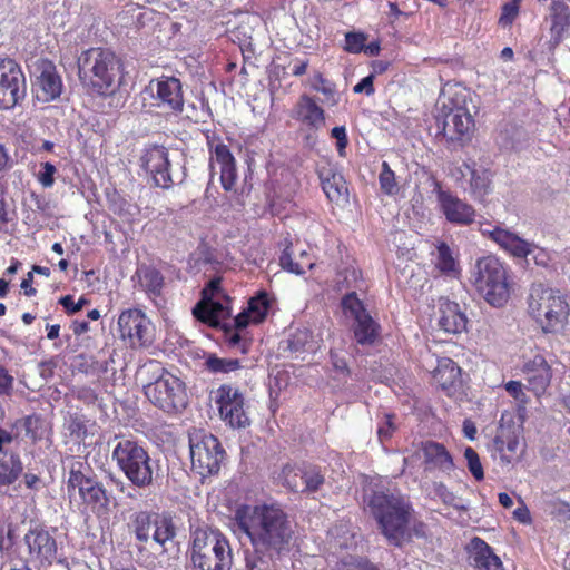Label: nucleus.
I'll return each mask as SVG.
<instances>
[{"instance_id": "f257e3e1", "label": "nucleus", "mask_w": 570, "mask_h": 570, "mask_svg": "<svg viewBox=\"0 0 570 570\" xmlns=\"http://www.w3.org/2000/svg\"><path fill=\"white\" fill-rule=\"evenodd\" d=\"M230 521L234 531L245 534L254 549L271 557L289 552L294 531L287 512L279 503L237 504Z\"/></svg>"}, {"instance_id": "f03ea898", "label": "nucleus", "mask_w": 570, "mask_h": 570, "mask_svg": "<svg viewBox=\"0 0 570 570\" xmlns=\"http://www.w3.org/2000/svg\"><path fill=\"white\" fill-rule=\"evenodd\" d=\"M124 75L122 59L109 48L91 47L83 50L78 58L79 81L91 96H115L122 83Z\"/></svg>"}, {"instance_id": "7ed1b4c3", "label": "nucleus", "mask_w": 570, "mask_h": 570, "mask_svg": "<svg viewBox=\"0 0 570 570\" xmlns=\"http://www.w3.org/2000/svg\"><path fill=\"white\" fill-rule=\"evenodd\" d=\"M367 509L387 542L402 547L414 515L412 503L400 493L376 490L368 497Z\"/></svg>"}, {"instance_id": "20e7f679", "label": "nucleus", "mask_w": 570, "mask_h": 570, "mask_svg": "<svg viewBox=\"0 0 570 570\" xmlns=\"http://www.w3.org/2000/svg\"><path fill=\"white\" fill-rule=\"evenodd\" d=\"M230 314L232 298L224 292V287H203L200 299L193 308L194 317L210 327H222L228 347L246 354L248 343L235 327L229 324L222 325V321L229 318Z\"/></svg>"}, {"instance_id": "39448f33", "label": "nucleus", "mask_w": 570, "mask_h": 570, "mask_svg": "<svg viewBox=\"0 0 570 570\" xmlns=\"http://www.w3.org/2000/svg\"><path fill=\"white\" fill-rule=\"evenodd\" d=\"M529 315L546 334L562 332L568 324L570 306L557 287H532L528 297Z\"/></svg>"}, {"instance_id": "423d86ee", "label": "nucleus", "mask_w": 570, "mask_h": 570, "mask_svg": "<svg viewBox=\"0 0 570 570\" xmlns=\"http://www.w3.org/2000/svg\"><path fill=\"white\" fill-rule=\"evenodd\" d=\"M191 562L198 570H230L233 551L218 530L197 528L193 532Z\"/></svg>"}, {"instance_id": "0eeeda50", "label": "nucleus", "mask_w": 570, "mask_h": 570, "mask_svg": "<svg viewBox=\"0 0 570 570\" xmlns=\"http://www.w3.org/2000/svg\"><path fill=\"white\" fill-rule=\"evenodd\" d=\"M118 469L138 489L149 488L154 482L153 460L142 444L131 439L120 440L111 453Z\"/></svg>"}, {"instance_id": "6e6552de", "label": "nucleus", "mask_w": 570, "mask_h": 570, "mask_svg": "<svg viewBox=\"0 0 570 570\" xmlns=\"http://www.w3.org/2000/svg\"><path fill=\"white\" fill-rule=\"evenodd\" d=\"M67 492L70 499L78 495L79 505L97 517L110 511V494L96 475L86 474L82 464L72 465L68 473Z\"/></svg>"}, {"instance_id": "1a4fd4ad", "label": "nucleus", "mask_w": 570, "mask_h": 570, "mask_svg": "<svg viewBox=\"0 0 570 570\" xmlns=\"http://www.w3.org/2000/svg\"><path fill=\"white\" fill-rule=\"evenodd\" d=\"M130 528L137 541L146 543L153 539L164 547L176 537V525L168 511L142 510L131 517Z\"/></svg>"}, {"instance_id": "9d476101", "label": "nucleus", "mask_w": 570, "mask_h": 570, "mask_svg": "<svg viewBox=\"0 0 570 570\" xmlns=\"http://www.w3.org/2000/svg\"><path fill=\"white\" fill-rule=\"evenodd\" d=\"M191 469L202 476L216 474L225 458V450L219 440L205 431L189 436Z\"/></svg>"}, {"instance_id": "9b49d317", "label": "nucleus", "mask_w": 570, "mask_h": 570, "mask_svg": "<svg viewBox=\"0 0 570 570\" xmlns=\"http://www.w3.org/2000/svg\"><path fill=\"white\" fill-rule=\"evenodd\" d=\"M146 397L166 413H176L187 405L185 383L170 373L161 374L145 386Z\"/></svg>"}, {"instance_id": "f8f14e48", "label": "nucleus", "mask_w": 570, "mask_h": 570, "mask_svg": "<svg viewBox=\"0 0 570 570\" xmlns=\"http://www.w3.org/2000/svg\"><path fill=\"white\" fill-rule=\"evenodd\" d=\"M278 479L287 490L302 494L315 493L325 484L322 468L307 461L284 464Z\"/></svg>"}, {"instance_id": "ddd939ff", "label": "nucleus", "mask_w": 570, "mask_h": 570, "mask_svg": "<svg viewBox=\"0 0 570 570\" xmlns=\"http://www.w3.org/2000/svg\"><path fill=\"white\" fill-rule=\"evenodd\" d=\"M117 331L119 338L132 350L147 347L153 343L151 322L139 308L124 309L118 316Z\"/></svg>"}, {"instance_id": "4468645a", "label": "nucleus", "mask_w": 570, "mask_h": 570, "mask_svg": "<svg viewBox=\"0 0 570 570\" xmlns=\"http://www.w3.org/2000/svg\"><path fill=\"white\" fill-rule=\"evenodd\" d=\"M27 82L21 66L10 57H0V109H11L26 97Z\"/></svg>"}, {"instance_id": "2eb2a0df", "label": "nucleus", "mask_w": 570, "mask_h": 570, "mask_svg": "<svg viewBox=\"0 0 570 570\" xmlns=\"http://www.w3.org/2000/svg\"><path fill=\"white\" fill-rule=\"evenodd\" d=\"M214 401L222 421L233 428L240 429L249 425L250 420L245 410V396L238 387L222 384L214 392Z\"/></svg>"}, {"instance_id": "dca6fc26", "label": "nucleus", "mask_w": 570, "mask_h": 570, "mask_svg": "<svg viewBox=\"0 0 570 570\" xmlns=\"http://www.w3.org/2000/svg\"><path fill=\"white\" fill-rule=\"evenodd\" d=\"M151 105L166 115H179L184 111L185 98L181 81L174 76H160L148 85Z\"/></svg>"}, {"instance_id": "f3484780", "label": "nucleus", "mask_w": 570, "mask_h": 570, "mask_svg": "<svg viewBox=\"0 0 570 570\" xmlns=\"http://www.w3.org/2000/svg\"><path fill=\"white\" fill-rule=\"evenodd\" d=\"M206 145L210 155V161H216L220 169V184L224 190L234 189L237 181L236 159L229 147L225 145L215 131L206 130L204 132Z\"/></svg>"}, {"instance_id": "a211bd4d", "label": "nucleus", "mask_w": 570, "mask_h": 570, "mask_svg": "<svg viewBox=\"0 0 570 570\" xmlns=\"http://www.w3.org/2000/svg\"><path fill=\"white\" fill-rule=\"evenodd\" d=\"M29 560L38 567L51 566L57 557L56 539L43 528L35 527L24 534Z\"/></svg>"}, {"instance_id": "6ab92c4d", "label": "nucleus", "mask_w": 570, "mask_h": 570, "mask_svg": "<svg viewBox=\"0 0 570 570\" xmlns=\"http://www.w3.org/2000/svg\"><path fill=\"white\" fill-rule=\"evenodd\" d=\"M140 166L147 175L151 176L157 187L169 188L171 186L170 163L168 151L164 146L154 145L146 148L140 157Z\"/></svg>"}, {"instance_id": "aec40b11", "label": "nucleus", "mask_w": 570, "mask_h": 570, "mask_svg": "<svg viewBox=\"0 0 570 570\" xmlns=\"http://www.w3.org/2000/svg\"><path fill=\"white\" fill-rule=\"evenodd\" d=\"M462 178H468L470 196L480 203H485L487 198L493 191L494 173L490 168L476 166L475 161H464L458 168Z\"/></svg>"}, {"instance_id": "412c9836", "label": "nucleus", "mask_w": 570, "mask_h": 570, "mask_svg": "<svg viewBox=\"0 0 570 570\" xmlns=\"http://www.w3.org/2000/svg\"><path fill=\"white\" fill-rule=\"evenodd\" d=\"M436 197L440 210L451 224L469 226L474 222L476 213L472 205L442 189H439Z\"/></svg>"}, {"instance_id": "4be33fe9", "label": "nucleus", "mask_w": 570, "mask_h": 570, "mask_svg": "<svg viewBox=\"0 0 570 570\" xmlns=\"http://www.w3.org/2000/svg\"><path fill=\"white\" fill-rule=\"evenodd\" d=\"M441 132L450 141H468L471 139L475 121L470 111L439 114Z\"/></svg>"}, {"instance_id": "5701e85b", "label": "nucleus", "mask_w": 570, "mask_h": 570, "mask_svg": "<svg viewBox=\"0 0 570 570\" xmlns=\"http://www.w3.org/2000/svg\"><path fill=\"white\" fill-rule=\"evenodd\" d=\"M291 117L308 131H318L325 126V110L314 97L306 94L299 96L294 105Z\"/></svg>"}, {"instance_id": "b1692460", "label": "nucleus", "mask_w": 570, "mask_h": 570, "mask_svg": "<svg viewBox=\"0 0 570 570\" xmlns=\"http://www.w3.org/2000/svg\"><path fill=\"white\" fill-rule=\"evenodd\" d=\"M522 373L529 391L537 396L546 393L552 380V368L543 355L537 354L524 362Z\"/></svg>"}, {"instance_id": "393cba45", "label": "nucleus", "mask_w": 570, "mask_h": 570, "mask_svg": "<svg viewBox=\"0 0 570 570\" xmlns=\"http://www.w3.org/2000/svg\"><path fill=\"white\" fill-rule=\"evenodd\" d=\"M482 236L514 258H527L532 253V244L508 228L494 226L492 230H482Z\"/></svg>"}, {"instance_id": "a878e982", "label": "nucleus", "mask_w": 570, "mask_h": 570, "mask_svg": "<svg viewBox=\"0 0 570 570\" xmlns=\"http://www.w3.org/2000/svg\"><path fill=\"white\" fill-rule=\"evenodd\" d=\"M544 20L549 23L550 43L553 47L570 36V7L564 0H552Z\"/></svg>"}, {"instance_id": "bb28decb", "label": "nucleus", "mask_w": 570, "mask_h": 570, "mask_svg": "<svg viewBox=\"0 0 570 570\" xmlns=\"http://www.w3.org/2000/svg\"><path fill=\"white\" fill-rule=\"evenodd\" d=\"M298 242L291 233L286 232L279 242L282 254L279 255V264L285 271L303 275L314 266V257L306 250H301L298 257H294L293 246Z\"/></svg>"}, {"instance_id": "cd10ccee", "label": "nucleus", "mask_w": 570, "mask_h": 570, "mask_svg": "<svg viewBox=\"0 0 570 570\" xmlns=\"http://www.w3.org/2000/svg\"><path fill=\"white\" fill-rule=\"evenodd\" d=\"M468 562L475 570H504L501 559L483 539L474 537L465 546Z\"/></svg>"}, {"instance_id": "c85d7f7f", "label": "nucleus", "mask_w": 570, "mask_h": 570, "mask_svg": "<svg viewBox=\"0 0 570 570\" xmlns=\"http://www.w3.org/2000/svg\"><path fill=\"white\" fill-rule=\"evenodd\" d=\"M36 86L38 87L39 99L49 102L60 97L62 92V79L55 63L48 59L41 60L38 66Z\"/></svg>"}, {"instance_id": "c756f323", "label": "nucleus", "mask_w": 570, "mask_h": 570, "mask_svg": "<svg viewBox=\"0 0 570 570\" xmlns=\"http://www.w3.org/2000/svg\"><path fill=\"white\" fill-rule=\"evenodd\" d=\"M461 367L450 357H440L432 372L435 384L450 397L462 387Z\"/></svg>"}, {"instance_id": "7c9ffc66", "label": "nucleus", "mask_w": 570, "mask_h": 570, "mask_svg": "<svg viewBox=\"0 0 570 570\" xmlns=\"http://www.w3.org/2000/svg\"><path fill=\"white\" fill-rule=\"evenodd\" d=\"M507 279V268L497 256L488 255L476 261V285H509Z\"/></svg>"}, {"instance_id": "2f4dec72", "label": "nucleus", "mask_w": 570, "mask_h": 570, "mask_svg": "<svg viewBox=\"0 0 570 570\" xmlns=\"http://www.w3.org/2000/svg\"><path fill=\"white\" fill-rule=\"evenodd\" d=\"M425 471H439L449 474L454 470V461L448 449L439 442L425 441L421 446Z\"/></svg>"}, {"instance_id": "473e14b6", "label": "nucleus", "mask_w": 570, "mask_h": 570, "mask_svg": "<svg viewBox=\"0 0 570 570\" xmlns=\"http://www.w3.org/2000/svg\"><path fill=\"white\" fill-rule=\"evenodd\" d=\"M470 90L460 82H446L439 98V114L469 111Z\"/></svg>"}, {"instance_id": "72a5a7b5", "label": "nucleus", "mask_w": 570, "mask_h": 570, "mask_svg": "<svg viewBox=\"0 0 570 570\" xmlns=\"http://www.w3.org/2000/svg\"><path fill=\"white\" fill-rule=\"evenodd\" d=\"M493 451L501 463L508 465L521 458L523 446L514 431L501 429L493 439Z\"/></svg>"}, {"instance_id": "f704fd0d", "label": "nucleus", "mask_w": 570, "mask_h": 570, "mask_svg": "<svg viewBox=\"0 0 570 570\" xmlns=\"http://www.w3.org/2000/svg\"><path fill=\"white\" fill-rule=\"evenodd\" d=\"M321 186L327 199L335 204L347 202L348 188L343 175L332 167L318 171Z\"/></svg>"}, {"instance_id": "c9c22d12", "label": "nucleus", "mask_w": 570, "mask_h": 570, "mask_svg": "<svg viewBox=\"0 0 570 570\" xmlns=\"http://www.w3.org/2000/svg\"><path fill=\"white\" fill-rule=\"evenodd\" d=\"M434 269L445 279L460 281L461 278L462 269L459 258L445 242H439L436 245Z\"/></svg>"}, {"instance_id": "e433bc0d", "label": "nucleus", "mask_w": 570, "mask_h": 570, "mask_svg": "<svg viewBox=\"0 0 570 570\" xmlns=\"http://www.w3.org/2000/svg\"><path fill=\"white\" fill-rule=\"evenodd\" d=\"M439 326L449 334H460L466 330L468 318L458 303L444 301L440 303Z\"/></svg>"}, {"instance_id": "4c0bfd02", "label": "nucleus", "mask_w": 570, "mask_h": 570, "mask_svg": "<svg viewBox=\"0 0 570 570\" xmlns=\"http://www.w3.org/2000/svg\"><path fill=\"white\" fill-rule=\"evenodd\" d=\"M380 324L370 314L354 321V338L362 346L373 345L380 336Z\"/></svg>"}, {"instance_id": "58836bf2", "label": "nucleus", "mask_w": 570, "mask_h": 570, "mask_svg": "<svg viewBox=\"0 0 570 570\" xmlns=\"http://www.w3.org/2000/svg\"><path fill=\"white\" fill-rule=\"evenodd\" d=\"M23 470L22 461L17 453L0 454V487L13 484Z\"/></svg>"}, {"instance_id": "ea45409f", "label": "nucleus", "mask_w": 570, "mask_h": 570, "mask_svg": "<svg viewBox=\"0 0 570 570\" xmlns=\"http://www.w3.org/2000/svg\"><path fill=\"white\" fill-rule=\"evenodd\" d=\"M274 301L275 297L266 291H259L248 301L247 309L252 314L253 324H259L266 318Z\"/></svg>"}, {"instance_id": "a19ab883", "label": "nucleus", "mask_w": 570, "mask_h": 570, "mask_svg": "<svg viewBox=\"0 0 570 570\" xmlns=\"http://www.w3.org/2000/svg\"><path fill=\"white\" fill-rule=\"evenodd\" d=\"M88 423L89 419L80 412L69 413L65 419V429L69 438L81 443L88 436Z\"/></svg>"}, {"instance_id": "79ce46f5", "label": "nucleus", "mask_w": 570, "mask_h": 570, "mask_svg": "<svg viewBox=\"0 0 570 570\" xmlns=\"http://www.w3.org/2000/svg\"><path fill=\"white\" fill-rule=\"evenodd\" d=\"M23 428L26 431V436L30 439L33 444L46 439L48 434L46 421L37 414L27 415L23 417Z\"/></svg>"}, {"instance_id": "37998d69", "label": "nucleus", "mask_w": 570, "mask_h": 570, "mask_svg": "<svg viewBox=\"0 0 570 570\" xmlns=\"http://www.w3.org/2000/svg\"><path fill=\"white\" fill-rule=\"evenodd\" d=\"M205 366L210 373L227 374L239 370L242 364L237 358H223L215 354H210L205 361Z\"/></svg>"}, {"instance_id": "c03bdc74", "label": "nucleus", "mask_w": 570, "mask_h": 570, "mask_svg": "<svg viewBox=\"0 0 570 570\" xmlns=\"http://www.w3.org/2000/svg\"><path fill=\"white\" fill-rule=\"evenodd\" d=\"M341 306L344 315L352 317L354 321L368 315L365 305L355 292L346 294L342 301Z\"/></svg>"}, {"instance_id": "a18cd8bd", "label": "nucleus", "mask_w": 570, "mask_h": 570, "mask_svg": "<svg viewBox=\"0 0 570 570\" xmlns=\"http://www.w3.org/2000/svg\"><path fill=\"white\" fill-rule=\"evenodd\" d=\"M522 0H510L504 2L500 9L498 26L502 29L511 28L521 12Z\"/></svg>"}, {"instance_id": "49530a36", "label": "nucleus", "mask_w": 570, "mask_h": 570, "mask_svg": "<svg viewBox=\"0 0 570 570\" xmlns=\"http://www.w3.org/2000/svg\"><path fill=\"white\" fill-rule=\"evenodd\" d=\"M72 368L85 374H94L97 372H107V364L99 363L91 355L80 353L73 357Z\"/></svg>"}, {"instance_id": "de8ad7c7", "label": "nucleus", "mask_w": 570, "mask_h": 570, "mask_svg": "<svg viewBox=\"0 0 570 570\" xmlns=\"http://www.w3.org/2000/svg\"><path fill=\"white\" fill-rule=\"evenodd\" d=\"M481 295L493 307H502L510 298V287H478Z\"/></svg>"}, {"instance_id": "09e8293b", "label": "nucleus", "mask_w": 570, "mask_h": 570, "mask_svg": "<svg viewBox=\"0 0 570 570\" xmlns=\"http://www.w3.org/2000/svg\"><path fill=\"white\" fill-rule=\"evenodd\" d=\"M379 183L382 191L386 195H394L399 191L395 173L391 169L387 161L382 163V170L379 175Z\"/></svg>"}, {"instance_id": "8fccbe9b", "label": "nucleus", "mask_w": 570, "mask_h": 570, "mask_svg": "<svg viewBox=\"0 0 570 570\" xmlns=\"http://www.w3.org/2000/svg\"><path fill=\"white\" fill-rule=\"evenodd\" d=\"M464 459L466 461L468 470L472 474L474 480L478 482L483 481L484 469L478 452L473 448L466 446L464 450Z\"/></svg>"}, {"instance_id": "3c124183", "label": "nucleus", "mask_w": 570, "mask_h": 570, "mask_svg": "<svg viewBox=\"0 0 570 570\" xmlns=\"http://www.w3.org/2000/svg\"><path fill=\"white\" fill-rule=\"evenodd\" d=\"M140 285H163L164 277L161 273L154 266L141 265L136 272Z\"/></svg>"}, {"instance_id": "603ef678", "label": "nucleus", "mask_w": 570, "mask_h": 570, "mask_svg": "<svg viewBox=\"0 0 570 570\" xmlns=\"http://www.w3.org/2000/svg\"><path fill=\"white\" fill-rule=\"evenodd\" d=\"M366 35L363 32H347L345 35L344 50L351 53H360L365 48Z\"/></svg>"}, {"instance_id": "864d4df0", "label": "nucleus", "mask_w": 570, "mask_h": 570, "mask_svg": "<svg viewBox=\"0 0 570 570\" xmlns=\"http://www.w3.org/2000/svg\"><path fill=\"white\" fill-rule=\"evenodd\" d=\"M41 169L37 174V180L45 187L50 188L55 184L57 168L53 164L46 161L40 164Z\"/></svg>"}, {"instance_id": "5fc2aeb1", "label": "nucleus", "mask_w": 570, "mask_h": 570, "mask_svg": "<svg viewBox=\"0 0 570 570\" xmlns=\"http://www.w3.org/2000/svg\"><path fill=\"white\" fill-rule=\"evenodd\" d=\"M72 395L85 405L90 406L98 401V393L90 386H78L72 390Z\"/></svg>"}, {"instance_id": "6e6d98bb", "label": "nucleus", "mask_w": 570, "mask_h": 570, "mask_svg": "<svg viewBox=\"0 0 570 570\" xmlns=\"http://www.w3.org/2000/svg\"><path fill=\"white\" fill-rule=\"evenodd\" d=\"M331 137L336 139V149L340 156L345 155V149L348 145V138L345 126H337L331 130Z\"/></svg>"}, {"instance_id": "4d7b16f0", "label": "nucleus", "mask_w": 570, "mask_h": 570, "mask_svg": "<svg viewBox=\"0 0 570 570\" xmlns=\"http://www.w3.org/2000/svg\"><path fill=\"white\" fill-rule=\"evenodd\" d=\"M308 340L307 331H297L294 333L288 340V348L291 352H302L304 351L305 344Z\"/></svg>"}, {"instance_id": "13d9d810", "label": "nucleus", "mask_w": 570, "mask_h": 570, "mask_svg": "<svg viewBox=\"0 0 570 570\" xmlns=\"http://www.w3.org/2000/svg\"><path fill=\"white\" fill-rule=\"evenodd\" d=\"M394 414L389 413L384 415V422L377 429V435L381 440H386L392 436L393 432L396 429L394 425Z\"/></svg>"}, {"instance_id": "bf43d9fd", "label": "nucleus", "mask_w": 570, "mask_h": 570, "mask_svg": "<svg viewBox=\"0 0 570 570\" xmlns=\"http://www.w3.org/2000/svg\"><path fill=\"white\" fill-rule=\"evenodd\" d=\"M507 392L518 402L527 403V395L520 381H509L504 385Z\"/></svg>"}, {"instance_id": "052dcab7", "label": "nucleus", "mask_w": 570, "mask_h": 570, "mask_svg": "<svg viewBox=\"0 0 570 570\" xmlns=\"http://www.w3.org/2000/svg\"><path fill=\"white\" fill-rule=\"evenodd\" d=\"M316 85H314V89L322 92L326 97H333L335 94V86L327 79L323 77L321 72H317L314 76Z\"/></svg>"}, {"instance_id": "680f3d73", "label": "nucleus", "mask_w": 570, "mask_h": 570, "mask_svg": "<svg viewBox=\"0 0 570 570\" xmlns=\"http://www.w3.org/2000/svg\"><path fill=\"white\" fill-rule=\"evenodd\" d=\"M343 275V284L344 285H353L363 281L362 272L354 265H350L345 267L342 272Z\"/></svg>"}, {"instance_id": "e2e57ef3", "label": "nucleus", "mask_w": 570, "mask_h": 570, "mask_svg": "<svg viewBox=\"0 0 570 570\" xmlns=\"http://www.w3.org/2000/svg\"><path fill=\"white\" fill-rule=\"evenodd\" d=\"M13 376L0 365V395H9L13 389Z\"/></svg>"}, {"instance_id": "0e129e2a", "label": "nucleus", "mask_w": 570, "mask_h": 570, "mask_svg": "<svg viewBox=\"0 0 570 570\" xmlns=\"http://www.w3.org/2000/svg\"><path fill=\"white\" fill-rule=\"evenodd\" d=\"M434 493L445 504H452L455 500V495L451 492L443 482H434Z\"/></svg>"}, {"instance_id": "69168bd1", "label": "nucleus", "mask_w": 570, "mask_h": 570, "mask_svg": "<svg viewBox=\"0 0 570 570\" xmlns=\"http://www.w3.org/2000/svg\"><path fill=\"white\" fill-rule=\"evenodd\" d=\"M374 78L375 76L373 73L368 75L367 77H364L358 83H356L353 88L355 94H362L364 92L366 96H371L374 94Z\"/></svg>"}, {"instance_id": "338daca9", "label": "nucleus", "mask_w": 570, "mask_h": 570, "mask_svg": "<svg viewBox=\"0 0 570 570\" xmlns=\"http://www.w3.org/2000/svg\"><path fill=\"white\" fill-rule=\"evenodd\" d=\"M533 261L538 266L548 267L551 262V255L550 253L542 248L538 247L534 244H532V253Z\"/></svg>"}, {"instance_id": "774afa93", "label": "nucleus", "mask_w": 570, "mask_h": 570, "mask_svg": "<svg viewBox=\"0 0 570 570\" xmlns=\"http://www.w3.org/2000/svg\"><path fill=\"white\" fill-rule=\"evenodd\" d=\"M551 514L562 520H570V504L564 501L552 502Z\"/></svg>"}]
</instances>
